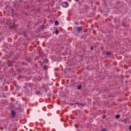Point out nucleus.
<instances>
[{
    "label": "nucleus",
    "instance_id": "nucleus-1",
    "mask_svg": "<svg viewBox=\"0 0 131 131\" xmlns=\"http://www.w3.org/2000/svg\"><path fill=\"white\" fill-rule=\"evenodd\" d=\"M76 30L78 33H80L81 31H82L83 29V27H76Z\"/></svg>",
    "mask_w": 131,
    "mask_h": 131
},
{
    "label": "nucleus",
    "instance_id": "nucleus-2",
    "mask_svg": "<svg viewBox=\"0 0 131 131\" xmlns=\"http://www.w3.org/2000/svg\"><path fill=\"white\" fill-rule=\"evenodd\" d=\"M61 6L63 7V8H68L69 4L66 2H64L62 3Z\"/></svg>",
    "mask_w": 131,
    "mask_h": 131
},
{
    "label": "nucleus",
    "instance_id": "nucleus-3",
    "mask_svg": "<svg viewBox=\"0 0 131 131\" xmlns=\"http://www.w3.org/2000/svg\"><path fill=\"white\" fill-rule=\"evenodd\" d=\"M11 115L12 116V117L15 118L16 117V112L15 111H11Z\"/></svg>",
    "mask_w": 131,
    "mask_h": 131
},
{
    "label": "nucleus",
    "instance_id": "nucleus-4",
    "mask_svg": "<svg viewBox=\"0 0 131 131\" xmlns=\"http://www.w3.org/2000/svg\"><path fill=\"white\" fill-rule=\"evenodd\" d=\"M7 64H8L9 67H12V66H13L12 63L10 61H8Z\"/></svg>",
    "mask_w": 131,
    "mask_h": 131
},
{
    "label": "nucleus",
    "instance_id": "nucleus-5",
    "mask_svg": "<svg viewBox=\"0 0 131 131\" xmlns=\"http://www.w3.org/2000/svg\"><path fill=\"white\" fill-rule=\"evenodd\" d=\"M122 122H124V123H127V119H124V120H122Z\"/></svg>",
    "mask_w": 131,
    "mask_h": 131
},
{
    "label": "nucleus",
    "instance_id": "nucleus-6",
    "mask_svg": "<svg viewBox=\"0 0 131 131\" xmlns=\"http://www.w3.org/2000/svg\"><path fill=\"white\" fill-rule=\"evenodd\" d=\"M43 70H48V66H47V65L44 66L43 67Z\"/></svg>",
    "mask_w": 131,
    "mask_h": 131
},
{
    "label": "nucleus",
    "instance_id": "nucleus-7",
    "mask_svg": "<svg viewBox=\"0 0 131 131\" xmlns=\"http://www.w3.org/2000/svg\"><path fill=\"white\" fill-rule=\"evenodd\" d=\"M78 106V107H83V106H84V104L83 103H79V105Z\"/></svg>",
    "mask_w": 131,
    "mask_h": 131
},
{
    "label": "nucleus",
    "instance_id": "nucleus-8",
    "mask_svg": "<svg viewBox=\"0 0 131 131\" xmlns=\"http://www.w3.org/2000/svg\"><path fill=\"white\" fill-rule=\"evenodd\" d=\"M45 26L43 25L40 26V28H41V29H45Z\"/></svg>",
    "mask_w": 131,
    "mask_h": 131
},
{
    "label": "nucleus",
    "instance_id": "nucleus-9",
    "mask_svg": "<svg viewBox=\"0 0 131 131\" xmlns=\"http://www.w3.org/2000/svg\"><path fill=\"white\" fill-rule=\"evenodd\" d=\"M122 26H125V27L126 26V25H125V23L124 21L122 22Z\"/></svg>",
    "mask_w": 131,
    "mask_h": 131
},
{
    "label": "nucleus",
    "instance_id": "nucleus-10",
    "mask_svg": "<svg viewBox=\"0 0 131 131\" xmlns=\"http://www.w3.org/2000/svg\"><path fill=\"white\" fill-rule=\"evenodd\" d=\"M106 55L110 56V55H111V52H107Z\"/></svg>",
    "mask_w": 131,
    "mask_h": 131
},
{
    "label": "nucleus",
    "instance_id": "nucleus-11",
    "mask_svg": "<svg viewBox=\"0 0 131 131\" xmlns=\"http://www.w3.org/2000/svg\"><path fill=\"white\" fill-rule=\"evenodd\" d=\"M55 25H59V22L58 21H57V20H56L55 21Z\"/></svg>",
    "mask_w": 131,
    "mask_h": 131
},
{
    "label": "nucleus",
    "instance_id": "nucleus-12",
    "mask_svg": "<svg viewBox=\"0 0 131 131\" xmlns=\"http://www.w3.org/2000/svg\"><path fill=\"white\" fill-rule=\"evenodd\" d=\"M35 93L36 95H39L40 94V92L39 91H35Z\"/></svg>",
    "mask_w": 131,
    "mask_h": 131
},
{
    "label": "nucleus",
    "instance_id": "nucleus-13",
    "mask_svg": "<svg viewBox=\"0 0 131 131\" xmlns=\"http://www.w3.org/2000/svg\"><path fill=\"white\" fill-rule=\"evenodd\" d=\"M119 117H120V116H119V115H116V118H119Z\"/></svg>",
    "mask_w": 131,
    "mask_h": 131
},
{
    "label": "nucleus",
    "instance_id": "nucleus-14",
    "mask_svg": "<svg viewBox=\"0 0 131 131\" xmlns=\"http://www.w3.org/2000/svg\"><path fill=\"white\" fill-rule=\"evenodd\" d=\"M55 33L56 34H58L59 33V31H58V30H56L55 32Z\"/></svg>",
    "mask_w": 131,
    "mask_h": 131
},
{
    "label": "nucleus",
    "instance_id": "nucleus-15",
    "mask_svg": "<svg viewBox=\"0 0 131 131\" xmlns=\"http://www.w3.org/2000/svg\"><path fill=\"white\" fill-rule=\"evenodd\" d=\"M78 90H80V89H81V85H79L78 87Z\"/></svg>",
    "mask_w": 131,
    "mask_h": 131
},
{
    "label": "nucleus",
    "instance_id": "nucleus-16",
    "mask_svg": "<svg viewBox=\"0 0 131 131\" xmlns=\"http://www.w3.org/2000/svg\"><path fill=\"white\" fill-rule=\"evenodd\" d=\"M90 49H91L92 51H93V50H94V48L93 47V46H91Z\"/></svg>",
    "mask_w": 131,
    "mask_h": 131
},
{
    "label": "nucleus",
    "instance_id": "nucleus-17",
    "mask_svg": "<svg viewBox=\"0 0 131 131\" xmlns=\"http://www.w3.org/2000/svg\"><path fill=\"white\" fill-rule=\"evenodd\" d=\"M75 104H76V105H78H78H79V103L76 102V103H75Z\"/></svg>",
    "mask_w": 131,
    "mask_h": 131
},
{
    "label": "nucleus",
    "instance_id": "nucleus-18",
    "mask_svg": "<svg viewBox=\"0 0 131 131\" xmlns=\"http://www.w3.org/2000/svg\"><path fill=\"white\" fill-rule=\"evenodd\" d=\"M101 131H106V129H103Z\"/></svg>",
    "mask_w": 131,
    "mask_h": 131
},
{
    "label": "nucleus",
    "instance_id": "nucleus-19",
    "mask_svg": "<svg viewBox=\"0 0 131 131\" xmlns=\"http://www.w3.org/2000/svg\"><path fill=\"white\" fill-rule=\"evenodd\" d=\"M29 85H30V86L32 85V84L31 83H29Z\"/></svg>",
    "mask_w": 131,
    "mask_h": 131
},
{
    "label": "nucleus",
    "instance_id": "nucleus-20",
    "mask_svg": "<svg viewBox=\"0 0 131 131\" xmlns=\"http://www.w3.org/2000/svg\"><path fill=\"white\" fill-rule=\"evenodd\" d=\"M103 118H106V115L103 116Z\"/></svg>",
    "mask_w": 131,
    "mask_h": 131
},
{
    "label": "nucleus",
    "instance_id": "nucleus-21",
    "mask_svg": "<svg viewBox=\"0 0 131 131\" xmlns=\"http://www.w3.org/2000/svg\"><path fill=\"white\" fill-rule=\"evenodd\" d=\"M77 2H78V1H79V0H76Z\"/></svg>",
    "mask_w": 131,
    "mask_h": 131
},
{
    "label": "nucleus",
    "instance_id": "nucleus-22",
    "mask_svg": "<svg viewBox=\"0 0 131 131\" xmlns=\"http://www.w3.org/2000/svg\"><path fill=\"white\" fill-rule=\"evenodd\" d=\"M46 61L48 62V59H47Z\"/></svg>",
    "mask_w": 131,
    "mask_h": 131
}]
</instances>
